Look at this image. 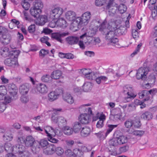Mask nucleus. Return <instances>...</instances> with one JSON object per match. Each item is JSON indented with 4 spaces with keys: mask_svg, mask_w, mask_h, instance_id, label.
<instances>
[{
    "mask_svg": "<svg viewBox=\"0 0 157 157\" xmlns=\"http://www.w3.org/2000/svg\"><path fill=\"white\" fill-rule=\"evenodd\" d=\"M106 133L104 132H99V137L100 138V140H102L104 139L107 136Z\"/></svg>",
    "mask_w": 157,
    "mask_h": 157,
    "instance_id": "obj_60",
    "label": "nucleus"
},
{
    "mask_svg": "<svg viewBox=\"0 0 157 157\" xmlns=\"http://www.w3.org/2000/svg\"><path fill=\"white\" fill-rule=\"evenodd\" d=\"M55 152L58 155L60 156L63 154L64 151L62 148L59 147L56 148Z\"/></svg>",
    "mask_w": 157,
    "mask_h": 157,
    "instance_id": "obj_58",
    "label": "nucleus"
},
{
    "mask_svg": "<svg viewBox=\"0 0 157 157\" xmlns=\"http://www.w3.org/2000/svg\"><path fill=\"white\" fill-rule=\"evenodd\" d=\"M82 71L83 75H84V77L88 74H89L92 71L90 69H83L82 70Z\"/></svg>",
    "mask_w": 157,
    "mask_h": 157,
    "instance_id": "obj_62",
    "label": "nucleus"
},
{
    "mask_svg": "<svg viewBox=\"0 0 157 157\" xmlns=\"http://www.w3.org/2000/svg\"><path fill=\"white\" fill-rule=\"evenodd\" d=\"M58 97L54 91L51 92L48 95V100L51 101H53L58 98Z\"/></svg>",
    "mask_w": 157,
    "mask_h": 157,
    "instance_id": "obj_37",
    "label": "nucleus"
},
{
    "mask_svg": "<svg viewBox=\"0 0 157 157\" xmlns=\"http://www.w3.org/2000/svg\"><path fill=\"white\" fill-rule=\"evenodd\" d=\"M20 53V52L18 50H13L10 53V56H13V58H17Z\"/></svg>",
    "mask_w": 157,
    "mask_h": 157,
    "instance_id": "obj_53",
    "label": "nucleus"
},
{
    "mask_svg": "<svg viewBox=\"0 0 157 157\" xmlns=\"http://www.w3.org/2000/svg\"><path fill=\"white\" fill-rule=\"evenodd\" d=\"M13 135L10 132H6L3 136V139L5 141H9L11 140L13 138Z\"/></svg>",
    "mask_w": 157,
    "mask_h": 157,
    "instance_id": "obj_27",
    "label": "nucleus"
},
{
    "mask_svg": "<svg viewBox=\"0 0 157 157\" xmlns=\"http://www.w3.org/2000/svg\"><path fill=\"white\" fill-rule=\"evenodd\" d=\"M2 39L1 40L2 44L4 45L9 44L10 42L11 39V35L9 33L6 35H3L2 36Z\"/></svg>",
    "mask_w": 157,
    "mask_h": 157,
    "instance_id": "obj_16",
    "label": "nucleus"
},
{
    "mask_svg": "<svg viewBox=\"0 0 157 157\" xmlns=\"http://www.w3.org/2000/svg\"><path fill=\"white\" fill-rule=\"evenodd\" d=\"M41 10L36 9L34 7L33 8H31L30 10L31 15L34 17L36 18L38 16H39L40 14L41 13Z\"/></svg>",
    "mask_w": 157,
    "mask_h": 157,
    "instance_id": "obj_23",
    "label": "nucleus"
},
{
    "mask_svg": "<svg viewBox=\"0 0 157 157\" xmlns=\"http://www.w3.org/2000/svg\"><path fill=\"white\" fill-rule=\"evenodd\" d=\"M64 154L67 157H72L75 156V153L70 149H67L66 150Z\"/></svg>",
    "mask_w": 157,
    "mask_h": 157,
    "instance_id": "obj_43",
    "label": "nucleus"
},
{
    "mask_svg": "<svg viewBox=\"0 0 157 157\" xmlns=\"http://www.w3.org/2000/svg\"><path fill=\"white\" fill-rule=\"evenodd\" d=\"M8 33L7 29L4 27L0 26V35L3 36V35H6Z\"/></svg>",
    "mask_w": 157,
    "mask_h": 157,
    "instance_id": "obj_57",
    "label": "nucleus"
},
{
    "mask_svg": "<svg viewBox=\"0 0 157 157\" xmlns=\"http://www.w3.org/2000/svg\"><path fill=\"white\" fill-rule=\"evenodd\" d=\"M40 146H41L42 147H44L49 145L48 141L47 140H42L40 142H39Z\"/></svg>",
    "mask_w": 157,
    "mask_h": 157,
    "instance_id": "obj_55",
    "label": "nucleus"
},
{
    "mask_svg": "<svg viewBox=\"0 0 157 157\" xmlns=\"http://www.w3.org/2000/svg\"><path fill=\"white\" fill-rule=\"evenodd\" d=\"M63 99L68 103L71 104L73 103L74 101L73 97L68 93H66L63 95Z\"/></svg>",
    "mask_w": 157,
    "mask_h": 157,
    "instance_id": "obj_20",
    "label": "nucleus"
},
{
    "mask_svg": "<svg viewBox=\"0 0 157 157\" xmlns=\"http://www.w3.org/2000/svg\"><path fill=\"white\" fill-rule=\"evenodd\" d=\"M25 150V147L21 144H17L13 147V152L18 154Z\"/></svg>",
    "mask_w": 157,
    "mask_h": 157,
    "instance_id": "obj_17",
    "label": "nucleus"
},
{
    "mask_svg": "<svg viewBox=\"0 0 157 157\" xmlns=\"http://www.w3.org/2000/svg\"><path fill=\"white\" fill-rule=\"evenodd\" d=\"M41 80L43 82H49L52 81V78L51 76L49 75H44L41 77Z\"/></svg>",
    "mask_w": 157,
    "mask_h": 157,
    "instance_id": "obj_42",
    "label": "nucleus"
},
{
    "mask_svg": "<svg viewBox=\"0 0 157 157\" xmlns=\"http://www.w3.org/2000/svg\"><path fill=\"white\" fill-rule=\"evenodd\" d=\"M152 113L149 112H146L143 113L141 116V117L144 120L149 121L153 118Z\"/></svg>",
    "mask_w": 157,
    "mask_h": 157,
    "instance_id": "obj_22",
    "label": "nucleus"
},
{
    "mask_svg": "<svg viewBox=\"0 0 157 157\" xmlns=\"http://www.w3.org/2000/svg\"><path fill=\"white\" fill-rule=\"evenodd\" d=\"M91 105L90 104H87L85 105H81L79 108V111L81 112H85L86 111V109L85 108V106H90Z\"/></svg>",
    "mask_w": 157,
    "mask_h": 157,
    "instance_id": "obj_61",
    "label": "nucleus"
},
{
    "mask_svg": "<svg viewBox=\"0 0 157 157\" xmlns=\"http://www.w3.org/2000/svg\"><path fill=\"white\" fill-rule=\"evenodd\" d=\"M113 30V32L115 33V35L116 37L117 35H123L124 34V32H121V29H120L119 27L118 28H117L115 27H112Z\"/></svg>",
    "mask_w": 157,
    "mask_h": 157,
    "instance_id": "obj_51",
    "label": "nucleus"
},
{
    "mask_svg": "<svg viewBox=\"0 0 157 157\" xmlns=\"http://www.w3.org/2000/svg\"><path fill=\"white\" fill-rule=\"evenodd\" d=\"M9 50V48L6 47H2L0 50V53L3 57H6L10 56Z\"/></svg>",
    "mask_w": 157,
    "mask_h": 157,
    "instance_id": "obj_28",
    "label": "nucleus"
},
{
    "mask_svg": "<svg viewBox=\"0 0 157 157\" xmlns=\"http://www.w3.org/2000/svg\"><path fill=\"white\" fill-rule=\"evenodd\" d=\"M103 34L108 41V45H113L117 47H120L118 39L116 37L112 27L110 29H105Z\"/></svg>",
    "mask_w": 157,
    "mask_h": 157,
    "instance_id": "obj_2",
    "label": "nucleus"
},
{
    "mask_svg": "<svg viewBox=\"0 0 157 157\" xmlns=\"http://www.w3.org/2000/svg\"><path fill=\"white\" fill-rule=\"evenodd\" d=\"M31 154L27 151H24L18 154L19 157H30Z\"/></svg>",
    "mask_w": 157,
    "mask_h": 157,
    "instance_id": "obj_50",
    "label": "nucleus"
},
{
    "mask_svg": "<svg viewBox=\"0 0 157 157\" xmlns=\"http://www.w3.org/2000/svg\"><path fill=\"white\" fill-rule=\"evenodd\" d=\"M49 53V51L48 50H45L44 49H41L39 52L40 56L42 58H43L46 55Z\"/></svg>",
    "mask_w": 157,
    "mask_h": 157,
    "instance_id": "obj_52",
    "label": "nucleus"
},
{
    "mask_svg": "<svg viewBox=\"0 0 157 157\" xmlns=\"http://www.w3.org/2000/svg\"><path fill=\"white\" fill-rule=\"evenodd\" d=\"M133 128H139L141 125L140 121L139 119L133 120Z\"/></svg>",
    "mask_w": 157,
    "mask_h": 157,
    "instance_id": "obj_47",
    "label": "nucleus"
},
{
    "mask_svg": "<svg viewBox=\"0 0 157 157\" xmlns=\"http://www.w3.org/2000/svg\"><path fill=\"white\" fill-rule=\"evenodd\" d=\"M106 24L107 21H104L101 23L99 28V30L100 31H102L103 33H104V31H105V29H110L112 27V25L114 24L113 22H111L109 24H108L107 27L106 28Z\"/></svg>",
    "mask_w": 157,
    "mask_h": 157,
    "instance_id": "obj_19",
    "label": "nucleus"
},
{
    "mask_svg": "<svg viewBox=\"0 0 157 157\" xmlns=\"http://www.w3.org/2000/svg\"><path fill=\"white\" fill-rule=\"evenodd\" d=\"M22 95L20 97V100L21 102L23 103H26L29 101V98L28 96Z\"/></svg>",
    "mask_w": 157,
    "mask_h": 157,
    "instance_id": "obj_59",
    "label": "nucleus"
},
{
    "mask_svg": "<svg viewBox=\"0 0 157 157\" xmlns=\"http://www.w3.org/2000/svg\"><path fill=\"white\" fill-rule=\"evenodd\" d=\"M59 25L62 28H66L67 26V23L65 20L63 18H60L58 21Z\"/></svg>",
    "mask_w": 157,
    "mask_h": 157,
    "instance_id": "obj_38",
    "label": "nucleus"
},
{
    "mask_svg": "<svg viewBox=\"0 0 157 157\" xmlns=\"http://www.w3.org/2000/svg\"><path fill=\"white\" fill-rule=\"evenodd\" d=\"M82 128L81 124L78 122H76L75 123L73 126V129L75 133H78Z\"/></svg>",
    "mask_w": 157,
    "mask_h": 157,
    "instance_id": "obj_31",
    "label": "nucleus"
},
{
    "mask_svg": "<svg viewBox=\"0 0 157 157\" xmlns=\"http://www.w3.org/2000/svg\"><path fill=\"white\" fill-rule=\"evenodd\" d=\"M90 13L89 12H86L82 15L81 18L84 25H86L88 24L90 17Z\"/></svg>",
    "mask_w": 157,
    "mask_h": 157,
    "instance_id": "obj_14",
    "label": "nucleus"
},
{
    "mask_svg": "<svg viewBox=\"0 0 157 157\" xmlns=\"http://www.w3.org/2000/svg\"><path fill=\"white\" fill-rule=\"evenodd\" d=\"M4 147V149L7 152H10L12 151H13V147H12V144L10 143H6Z\"/></svg>",
    "mask_w": 157,
    "mask_h": 157,
    "instance_id": "obj_40",
    "label": "nucleus"
},
{
    "mask_svg": "<svg viewBox=\"0 0 157 157\" xmlns=\"http://www.w3.org/2000/svg\"><path fill=\"white\" fill-rule=\"evenodd\" d=\"M8 91L11 95L13 97H17L16 95L18 92L17 87L13 83L9 84L8 87Z\"/></svg>",
    "mask_w": 157,
    "mask_h": 157,
    "instance_id": "obj_6",
    "label": "nucleus"
},
{
    "mask_svg": "<svg viewBox=\"0 0 157 157\" xmlns=\"http://www.w3.org/2000/svg\"><path fill=\"white\" fill-rule=\"evenodd\" d=\"M98 21L93 20L91 22L92 29L90 32H85L81 36V40H84L85 44L86 46L93 45V41L92 37L94 36L98 32Z\"/></svg>",
    "mask_w": 157,
    "mask_h": 157,
    "instance_id": "obj_1",
    "label": "nucleus"
},
{
    "mask_svg": "<svg viewBox=\"0 0 157 157\" xmlns=\"http://www.w3.org/2000/svg\"><path fill=\"white\" fill-rule=\"evenodd\" d=\"M34 143L36 142H35L34 139L31 136H27L25 142V145L28 147L32 146Z\"/></svg>",
    "mask_w": 157,
    "mask_h": 157,
    "instance_id": "obj_21",
    "label": "nucleus"
},
{
    "mask_svg": "<svg viewBox=\"0 0 157 157\" xmlns=\"http://www.w3.org/2000/svg\"><path fill=\"white\" fill-rule=\"evenodd\" d=\"M31 150L34 154H36L38 153L40 150V147L39 142L34 143L31 147Z\"/></svg>",
    "mask_w": 157,
    "mask_h": 157,
    "instance_id": "obj_26",
    "label": "nucleus"
},
{
    "mask_svg": "<svg viewBox=\"0 0 157 157\" xmlns=\"http://www.w3.org/2000/svg\"><path fill=\"white\" fill-rule=\"evenodd\" d=\"M21 5L26 10H28L30 7V4L25 0H24V1L22 2Z\"/></svg>",
    "mask_w": 157,
    "mask_h": 157,
    "instance_id": "obj_56",
    "label": "nucleus"
},
{
    "mask_svg": "<svg viewBox=\"0 0 157 157\" xmlns=\"http://www.w3.org/2000/svg\"><path fill=\"white\" fill-rule=\"evenodd\" d=\"M90 128L87 127L83 128L81 131V135L83 136H86L90 134Z\"/></svg>",
    "mask_w": 157,
    "mask_h": 157,
    "instance_id": "obj_35",
    "label": "nucleus"
},
{
    "mask_svg": "<svg viewBox=\"0 0 157 157\" xmlns=\"http://www.w3.org/2000/svg\"><path fill=\"white\" fill-rule=\"evenodd\" d=\"M62 130L65 134L68 136L71 135L74 132L72 128H70L68 126L63 127Z\"/></svg>",
    "mask_w": 157,
    "mask_h": 157,
    "instance_id": "obj_29",
    "label": "nucleus"
},
{
    "mask_svg": "<svg viewBox=\"0 0 157 157\" xmlns=\"http://www.w3.org/2000/svg\"><path fill=\"white\" fill-rule=\"evenodd\" d=\"M54 136L55 135H53V134H52L51 135L48 137V140L50 142L52 143H57V142H58V140L52 137L53 136Z\"/></svg>",
    "mask_w": 157,
    "mask_h": 157,
    "instance_id": "obj_63",
    "label": "nucleus"
},
{
    "mask_svg": "<svg viewBox=\"0 0 157 157\" xmlns=\"http://www.w3.org/2000/svg\"><path fill=\"white\" fill-rule=\"evenodd\" d=\"M106 117V116L103 112L99 114V128L103 127L104 125L103 123L105 120Z\"/></svg>",
    "mask_w": 157,
    "mask_h": 157,
    "instance_id": "obj_25",
    "label": "nucleus"
},
{
    "mask_svg": "<svg viewBox=\"0 0 157 157\" xmlns=\"http://www.w3.org/2000/svg\"><path fill=\"white\" fill-rule=\"evenodd\" d=\"M28 30L30 33H33L35 30V25H32L29 26L28 28Z\"/></svg>",
    "mask_w": 157,
    "mask_h": 157,
    "instance_id": "obj_64",
    "label": "nucleus"
},
{
    "mask_svg": "<svg viewBox=\"0 0 157 157\" xmlns=\"http://www.w3.org/2000/svg\"><path fill=\"white\" fill-rule=\"evenodd\" d=\"M118 9L120 13H123L126 11L127 7L124 4H121L119 6Z\"/></svg>",
    "mask_w": 157,
    "mask_h": 157,
    "instance_id": "obj_44",
    "label": "nucleus"
},
{
    "mask_svg": "<svg viewBox=\"0 0 157 157\" xmlns=\"http://www.w3.org/2000/svg\"><path fill=\"white\" fill-rule=\"evenodd\" d=\"M20 93L22 95L26 94L29 90V85L28 84H23L19 88Z\"/></svg>",
    "mask_w": 157,
    "mask_h": 157,
    "instance_id": "obj_13",
    "label": "nucleus"
},
{
    "mask_svg": "<svg viewBox=\"0 0 157 157\" xmlns=\"http://www.w3.org/2000/svg\"><path fill=\"white\" fill-rule=\"evenodd\" d=\"M35 90L41 94L47 93L48 91V89L46 86L44 84L40 83L37 85Z\"/></svg>",
    "mask_w": 157,
    "mask_h": 157,
    "instance_id": "obj_11",
    "label": "nucleus"
},
{
    "mask_svg": "<svg viewBox=\"0 0 157 157\" xmlns=\"http://www.w3.org/2000/svg\"><path fill=\"white\" fill-rule=\"evenodd\" d=\"M33 6L35 8L41 10L43 7V4L41 1L36 0L33 4Z\"/></svg>",
    "mask_w": 157,
    "mask_h": 157,
    "instance_id": "obj_34",
    "label": "nucleus"
},
{
    "mask_svg": "<svg viewBox=\"0 0 157 157\" xmlns=\"http://www.w3.org/2000/svg\"><path fill=\"white\" fill-rule=\"evenodd\" d=\"M63 11L62 9L57 7L50 11L48 17L52 19H58L63 13Z\"/></svg>",
    "mask_w": 157,
    "mask_h": 157,
    "instance_id": "obj_4",
    "label": "nucleus"
},
{
    "mask_svg": "<svg viewBox=\"0 0 157 157\" xmlns=\"http://www.w3.org/2000/svg\"><path fill=\"white\" fill-rule=\"evenodd\" d=\"M36 18L39 21L40 24L41 25H44L48 21L47 17L45 15L40 16L39 15V16H38Z\"/></svg>",
    "mask_w": 157,
    "mask_h": 157,
    "instance_id": "obj_33",
    "label": "nucleus"
},
{
    "mask_svg": "<svg viewBox=\"0 0 157 157\" xmlns=\"http://www.w3.org/2000/svg\"><path fill=\"white\" fill-rule=\"evenodd\" d=\"M133 91L132 87L130 85H127L123 87V92L125 94L127 95V97L125 98L124 100L125 102L130 101L136 97V95L133 93Z\"/></svg>",
    "mask_w": 157,
    "mask_h": 157,
    "instance_id": "obj_3",
    "label": "nucleus"
},
{
    "mask_svg": "<svg viewBox=\"0 0 157 157\" xmlns=\"http://www.w3.org/2000/svg\"><path fill=\"white\" fill-rule=\"evenodd\" d=\"M67 42L70 45H72L77 44L79 40V38L74 36H69L66 38Z\"/></svg>",
    "mask_w": 157,
    "mask_h": 157,
    "instance_id": "obj_12",
    "label": "nucleus"
},
{
    "mask_svg": "<svg viewBox=\"0 0 157 157\" xmlns=\"http://www.w3.org/2000/svg\"><path fill=\"white\" fill-rule=\"evenodd\" d=\"M97 74V72L95 73L94 72H92L85 76V78L90 80H94L97 83H98V82L97 81L98 77H97V75H96Z\"/></svg>",
    "mask_w": 157,
    "mask_h": 157,
    "instance_id": "obj_18",
    "label": "nucleus"
},
{
    "mask_svg": "<svg viewBox=\"0 0 157 157\" xmlns=\"http://www.w3.org/2000/svg\"><path fill=\"white\" fill-rule=\"evenodd\" d=\"M73 24L76 25L78 27H80L82 25H83V23L82 21V19L81 17H78L73 21Z\"/></svg>",
    "mask_w": 157,
    "mask_h": 157,
    "instance_id": "obj_39",
    "label": "nucleus"
},
{
    "mask_svg": "<svg viewBox=\"0 0 157 157\" xmlns=\"http://www.w3.org/2000/svg\"><path fill=\"white\" fill-rule=\"evenodd\" d=\"M133 120L128 119L124 123V125L125 127L128 128H130L132 127L133 128Z\"/></svg>",
    "mask_w": 157,
    "mask_h": 157,
    "instance_id": "obj_41",
    "label": "nucleus"
},
{
    "mask_svg": "<svg viewBox=\"0 0 157 157\" xmlns=\"http://www.w3.org/2000/svg\"><path fill=\"white\" fill-rule=\"evenodd\" d=\"M4 63L6 65L13 67H15L18 66L17 58L7 59L5 60Z\"/></svg>",
    "mask_w": 157,
    "mask_h": 157,
    "instance_id": "obj_8",
    "label": "nucleus"
},
{
    "mask_svg": "<svg viewBox=\"0 0 157 157\" xmlns=\"http://www.w3.org/2000/svg\"><path fill=\"white\" fill-rule=\"evenodd\" d=\"M75 155L77 157H82L83 154V152L79 148H76L74 149Z\"/></svg>",
    "mask_w": 157,
    "mask_h": 157,
    "instance_id": "obj_48",
    "label": "nucleus"
},
{
    "mask_svg": "<svg viewBox=\"0 0 157 157\" xmlns=\"http://www.w3.org/2000/svg\"><path fill=\"white\" fill-rule=\"evenodd\" d=\"M118 125H112V124H109L108 125V128L107 129V131L106 132V134L108 135L110 132H111L113 129L116 128L117 127Z\"/></svg>",
    "mask_w": 157,
    "mask_h": 157,
    "instance_id": "obj_54",
    "label": "nucleus"
},
{
    "mask_svg": "<svg viewBox=\"0 0 157 157\" xmlns=\"http://www.w3.org/2000/svg\"><path fill=\"white\" fill-rule=\"evenodd\" d=\"M68 32L55 33L52 34L51 37L52 38L56 40L60 43H62L63 40L61 37L68 35Z\"/></svg>",
    "mask_w": 157,
    "mask_h": 157,
    "instance_id": "obj_7",
    "label": "nucleus"
},
{
    "mask_svg": "<svg viewBox=\"0 0 157 157\" xmlns=\"http://www.w3.org/2000/svg\"><path fill=\"white\" fill-rule=\"evenodd\" d=\"M62 75V72L59 70H56L54 71L51 74V76L52 78L54 79H59Z\"/></svg>",
    "mask_w": 157,
    "mask_h": 157,
    "instance_id": "obj_24",
    "label": "nucleus"
},
{
    "mask_svg": "<svg viewBox=\"0 0 157 157\" xmlns=\"http://www.w3.org/2000/svg\"><path fill=\"white\" fill-rule=\"evenodd\" d=\"M90 116L87 113L81 114L79 117V120L82 124H87L89 122Z\"/></svg>",
    "mask_w": 157,
    "mask_h": 157,
    "instance_id": "obj_10",
    "label": "nucleus"
},
{
    "mask_svg": "<svg viewBox=\"0 0 157 157\" xmlns=\"http://www.w3.org/2000/svg\"><path fill=\"white\" fill-rule=\"evenodd\" d=\"M48 150H47L48 151V155H52L55 152V147L54 146L53 144H52L51 145H49L48 147Z\"/></svg>",
    "mask_w": 157,
    "mask_h": 157,
    "instance_id": "obj_46",
    "label": "nucleus"
},
{
    "mask_svg": "<svg viewBox=\"0 0 157 157\" xmlns=\"http://www.w3.org/2000/svg\"><path fill=\"white\" fill-rule=\"evenodd\" d=\"M76 14L75 13L72 11H69L65 14L66 18L70 21H74L76 19Z\"/></svg>",
    "mask_w": 157,
    "mask_h": 157,
    "instance_id": "obj_15",
    "label": "nucleus"
},
{
    "mask_svg": "<svg viewBox=\"0 0 157 157\" xmlns=\"http://www.w3.org/2000/svg\"><path fill=\"white\" fill-rule=\"evenodd\" d=\"M119 145H121L126 143L128 141V138L124 136H121L117 137Z\"/></svg>",
    "mask_w": 157,
    "mask_h": 157,
    "instance_id": "obj_30",
    "label": "nucleus"
},
{
    "mask_svg": "<svg viewBox=\"0 0 157 157\" xmlns=\"http://www.w3.org/2000/svg\"><path fill=\"white\" fill-rule=\"evenodd\" d=\"M109 144L110 146H116L119 144L117 137L113 138L110 140L109 142Z\"/></svg>",
    "mask_w": 157,
    "mask_h": 157,
    "instance_id": "obj_45",
    "label": "nucleus"
},
{
    "mask_svg": "<svg viewBox=\"0 0 157 157\" xmlns=\"http://www.w3.org/2000/svg\"><path fill=\"white\" fill-rule=\"evenodd\" d=\"M46 128L49 129L51 128L52 132L54 133V134H53L54 135H56L58 136H60L62 134V132L58 129L54 130L53 128L50 126L47 127Z\"/></svg>",
    "mask_w": 157,
    "mask_h": 157,
    "instance_id": "obj_49",
    "label": "nucleus"
},
{
    "mask_svg": "<svg viewBox=\"0 0 157 157\" xmlns=\"http://www.w3.org/2000/svg\"><path fill=\"white\" fill-rule=\"evenodd\" d=\"M147 72L143 68H140L137 71L136 75V78L138 79L145 80L147 78Z\"/></svg>",
    "mask_w": 157,
    "mask_h": 157,
    "instance_id": "obj_5",
    "label": "nucleus"
},
{
    "mask_svg": "<svg viewBox=\"0 0 157 157\" xmlns=\"http://www.w3.org/2000/svg\"><path fill=\"white\" fill-rule=\"evenodd\" d=\"M113 2L110 1L107 6L106 9L109 10V14L111 16H113L116 13L117 8L113 6Z\"/></svg>",
    "mask_w": 157,
    "mask_h": 157,
    "instance_id": "obj_9",
    "label": "nucleus"
},
{
    "mask_svg": "<svg viewBox=\"0 0 157 157\" xmlns=\"http://www.w3.org/2000/svg\"><path fill=\"white\" fill-rule=\"evenodd\" d=\"M83 90L85 92H88L92 88V83L90 82H86L82 86Z\"/></svg>",
    "mask_w": 157,
    "mask_h": 157,
    "instance_id": "obj_32",
    "label": "nucleus"
},
{
    "mask_svg": "<svg viewBox=\"0 0 157 157\" xmlns=\"http://www.w3.org/2000/svg\"><path fill=\"white\" fill-rule=\"evenodd\" d=\"M128 131L129 132V133L132 134L134 135L140 136H141L143 135L144 133V131H143L130 130V129H129Z\"/></svg>",
    "mask_w": 157,
    "mask_h": 157,
    "instance_id": "obj_36",
    "label": "nucleus"
}]
</instances>
